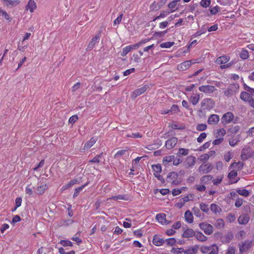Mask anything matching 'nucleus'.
I'll return each mask as SVG.
<instances>
[{"label": "nucleus", "instance_id": "obj_1", "mask_svg": "<svg viewBox=\"0 0 254 254\" xmlns=\"http://www.w3.org/2000/svg\"><path fill=\"white\" fill-rule=\"evenodd\" d=\"M166 181L168 183L174 185H178L181 183V180L178 179V174L175 172H172L168 174Z\"/></svg>", "mask_w": 254, "mask_h": 254}, {"label": "nucleus", "instance_id": "obj_2", "mask_svg": "<svg viewBox=\"0 0 254 254\" xmlns=\"http://www.w3.org/2000/svg\"><path fill=\"white\" fill-rule=\"evenodd\" d=\"M150 88L148 84H145L141 88L134 90L131 93L130 97L132 99H135L137 96L142 94Z\"/></svg>", "mask_w": 254, "mask_h": 254}, {"label": "nucleus", "instance_id": "obj_3", "mask_svg": "<svg viewBox=\"0 0 254 254\" xmlns=\"http://www.w3.org/2000/svg\"><path fill=\"white\" fill-rule=\"evenodd\" d=\"M215 103L212 99H204L201 102V107L203 110H211L214 108Z\"/></svg>", "mask_w": 254, "mask_h": 254}, {"label": "nucleus", "instance_id": "obj_4", "mask_svg": "<svg viewBox=\"0 0 254 254\" xmlns=\"http://www.w3.org/2000/svg\"><path fill=\"white\" fill-rule=\"evenodd\" d=\"M199 228L204 231V233L206 235H211L213 233V226L206 223L203 222L199 224Z\"/></svg>", "mask_w": 254, "mask_h": 254}, {"label": "nucleus", "instance_id": "obj_5", "mask_svg": "<svg viewBox=\"0 0 254 254\" xmlns=\"http://www.w3.org/2000/svg\"><path fill=\"white\" fill-rule=\"evenodd\" d=\"M100 36L101 33L99 32L95 37L92 38L86 48L87 51H91L93 50L95 44L99 42Z\"/></svg>", "mask_w": 254, "mask_h": 254}, {"label": "nucleus", "instance_id": "obj_6", "mask_svg": "<svg viewBox=\"0 0 254 254\" xmlns=\"http://www.w3.org/2000/svg\"><path fill=\"white\" fill-rule=\"evenodd\" d=\"M213 169V166L211 164L208 163L205 164L201 165L198 169V171L200 174H207Z\"/></svg>", "mask_w": 254, "mask_h": 254}, {"label": "nucleus", "instance_id": "obj_7", "mask_svg": "<svg viewBox=\"0 0 254 254\" xmlns=\"http://www.w3.org/2000/svg\"><path fill=\"white\" fill-rule=\"evenodd\" d=\"M252 242L250 240H246L241 244H239L240 253H244L250 249L252 246Z\"/></svg>", "mask_w": 254, "mask_h": 254}, {"label": "nucleus", "instance_id": "obj_8", "mask_svg": "<svg viewBox=\"0 0 254 254\" xmlns=\"http://www.w3.org/2000/svg\"><path fill=\"white\" fill-rule=\"evenodd\" d=\"M199 90L201 92L206 94H210L217 90L214 86L206 85H202L199 87Z\"/></svg>", "mask_w": 254, "mask_h": 254}, {"label": "nucleus", "instance_id": "obj_9", "mask_svg": "<svg viewBox=\"0 0 254 254\" xmlns=\"http://www.w3.org/2000/svg\"><path fill=\"white\" fill-rule=\"evenodd\" d=\"M239 88V85L235 84H231L229 87L224 91V94L227 96H231L234 94Z\"/></svg>", "mask_w": 254, "mask_h": 254}, {"label": "nucleus", "instance_id": "obj_10", "mask_svg": "<svg viewBox=\"0 0 254 254\" xmlns=\"http://www.w3.org/2000/svg\"><path fill=\"white\" fill-rule=\"evenodd\" d=\"M234 115L231 112H227L224 114L221 118V123L223 124L230 123L233 119Z\"/></svg>", "mask_w": 254, "mask_h": 254}, {"label": "nucleus", "instance_id": "obj_11", "mask_svg": "<svg viewBox=\"0 0 254 254\" xmlns=\"http://www.w3.org/2000/svg\"><path fill=\"white\" fill-rule=\"evenodd\" d=\"M196 162V158L193 156H188L185 160V165L187 168L192 167Z\"/></svg>", "mask_w": 254, "mask_h": 254}, {"label": "nucleus", "instance_id": "obj_12", "mask_svg": "<svg viewBox=\"0 0 254 254\" xmlns=\"http://www.w3.org/2000/svg\"><path fill=\"white\" fill-rule=\"evenodd\" d=\"M178 142V138L176 137H172L166 141L165 145L168 149L174 148Z\"/></svg>", "mask_w": 254, "mask_h": 254}, {"label": "nucleus", "instance_id": "obj_13", "mask_svg": "<svg viewBox=\"0 0 254 254\" xmlns=\"http://www.w3.org/2000/svg\"><path fill=\"white\" fill-rule=\"evenodd\" d=\"M191 65L190 61H185L178 65L177 68L180 71H185L188 69Z\"/></svg>", "mask_w": 254, "mask_h": 254}, {"label": "nucleus", "instance_id": "obj_14", "mask_svg": "<svg viewBox=\"0 0 254 254\" xmlns=\"http://www.w3.org/2000/svg\"><path fill=\"white\" fill-rule=\"evenodd\" d=\"M219 121V117L216 114H213L210 115L207 120V123L209 125H215L217 124Z\"/></svg>", "mask_w": 254, "mask_h": 254}, {"label": "nucleus", "instance_id": "obj_15", "mask_svg": "<svg viewBox=\"0 0 254 254\" xmlns=\"http://www.w3.org/2000/svg\"><path fill=\"white\" fill-rule=\"evenodd\" d=\"M230 60V57L226 55L221 56L217 58L215 62L219 64H223L228 63Z\"/></svg>", "mask_w": 254, "mask_h": 254}, {"label": "nucleus", "instance_id": "obj_16", "mask_svg": "<svg viewBox=\"0 0 254 254\" xmlns=\"http://www.w3.org/2000/svg\"><path fill=\"white\" fill-rule=\"evenodd\" d=\"M152 243L154 245L158 247L162 246L165 243V241L163 239L160 238L157 235H155L153 236Z\"/></svg>", "mask_w": 254, "mask_h": 254}, {"label": "nucleus", "instance_id": "obj_17", "mask_svg": "<svg viewBox=\"0 0 254 254\" xmlns=\"http://www.w3.org/2000/svg\"><path fill=\"white\" fill-rule=\"evenodd\" d=\"M250 220V217L248 214L241 215L238 218V223L240 224L245 225L247 224Z\"/></svg>", "mask_w": 254, "mask_h": 254}, {"label": "nucleus", "instance_id": "obj_18", "mask_svg": "<svg viewBox=\"0 0 254 254\" xmlns=\"http://www.w3.org/2000/svg\"><path fill=\"white\" fill-rule=\"evenodd\" d=\"M1 1L6 6H15L20 3V1L18 0H1Z\"/></svg>", "mask_w": 254, "mask_h": 254}, {"label": "nucleus", "instance_id": "obj_19", "mask_svg": "<svg viewBox=\"0 0 254 254\" xmlns=\"http://www.w3.org/2000/svg\"><path fill=\"white\" fill-rule=\"evenodd\" d=\"M240 98L243 101L249 103L250 101L252 99V96L247 91H243L241 93Z\"/></svg>", "mask_w": 254, "mask_h": 254}, {"label": "nucleus", "instance_id": "obj_20", "mask_svg": "<svg viewBox=\"0 0 254 254\" xmlns=\"http://www.w3.org/2000/svg\"><path fill=\"white\" fill-rule=\"evenodd\" d=\"M48 189V186L46 184L41 185L39 186L35 190V193L39 195L43 194L45 191Z\"/></svg>", "mask_w": 254, "mask_h": 254}, {"label": "nucleus", "instance_id": "obj_21", "mask_svg": "<svg viewBox=\"0 0 254 254\" xmlns=\"http://www.w3.org/2000/svg\"><path fill=\"white\" fill-rule=\"evenodd\" d=\"M185 220L189 223H191L193 221V217L192 213L189 210H187L185 213Z\"/></svg>", "mask_w": 254, "mask_h": 254}, {"label": "nucleus", "instance_id": "obj_22", "mask_svg": "<svg viewBox=\"0 0 254 254\" xmlns=\"http://www.w3.org/2000/svg\"><path fill=\"white\" fill-rule=\"evenodd\" d=\"M198 250L197 246H194L183 251L185 254H196Z\"/></svg>", "mask_w": 254, "mask_h": 254}, {"label": "nucleus", "instance_id": "obj_23", "mask_svg": "<svg viewBox=\"0 0 254 254\" xmlns=\"http://www.w3.org/2000/svg\"><path fill=\"white\" fill-rule=\"evenodd\" d=\"M195 233V232L192 229H188L184 232L183 237L186 238L192 237L194 236Z\"/></svg>", "mask_w": 254, "mask_h": 254}, {"label": "nucleus", "instance_id": "obj_24", "mask_svg": "<svg viewBox=\"0 0 254 254\" xmlns=\"http://www.w3.org/2000/svg\"><path fill=\"white\" fill-rule=\"evenodd\" d=\"M174 155H170L164 157L162 161L163 165L165 166H168L170 163H171V162L173 161V160H174Z\"/></svg>", "mask_w": 254, "mask_h": 254}, {"label": "nucleus", "instance_id": "obj_25", "mask_svg": "<svg viewBox=\"0 0 254 254\" xmlns=\"http://www.w3.org/2000/svg\"><path fill=\"white\" fill-rule=\"evenodd\" d=\"M210 209L211 211L215 214H217L222 211V209L220 206L215 203H212L210 205Z\"/></svg>", "mask_w": 254, "mask_h": 254}, {"label": "nucleus", "instance_id": "obj_26", "mask_svg": "<svg viewBox=\"0 0 254 254\" xmlns=\"http://www.w3.org/2000/svg\"><path fill=\"white\" fill-rule=\"evenodd\" d=\"M36 8L35 2L33 0H30L26 6L27 10L29 9L31 12H33L34 10Z\"/></svg>", "mask_w": 254, "mask_h": 254}, {"label": "nucleus", "instance_id": "obj_27", "mask_svg": "<svg viewBox=\"0 0 254 254\" xmlns=\"http://www.w3.org/2000/svg\"><path fill=\"white\" fill-rule=\"evenodd\" d=\"M213 179V177L212 175H205L201 178L200 181L204 184H209Z\"/></svg>", "mask_w": 254, "mask_h": 254}, {"label": "nucleus", "instance_id": "obj_28", "mask_svg": "<svg viewBox=\"0 0 254 254\" xmlns=\"http://www.w3.org/2000/svg\"><path fill=\"white\" fill-rule=\"evenodd\" d=\"M156 219L158 222L162 224H164L166 221V214L164 213L157 214L156 216Z\"/></svg>", "mask_w": 254, "mask_h": 254}, {"label": "nucleus", "instance_id": "obj_29", "mask_svg": "<svg viewBox=\"0 0 254 254\" xmlns=\"http://www.w3.org/2000/svg\"><path fill=\"white\" fill-rule=\"evenodd\" d=\"M196 238L197 240L201 242H204L207 240V237L205 236L202 233L198 232L195 233Z\"/></svg>", "mask_w": 254, "mask_h": 254}, {"label": "nucleus", "instance_id": "obj_30", "mask_svg": "<svg viewBox=\"0 0 254 254\" xmlns=\"http://www.w3.org/2000/svg\"><path fill=\"white\" fill-rule=\"evenodd\" d=\"M189 154V149L184 148H181L179 149L177 155L179 157L186 156Z\"/></svg>", "mask_w": 254, "mask_h": 254}, {"label": "nucleus", "instance_id": "obj_31", "mask_svg": "<svg viewBox=\"0 0 254 254\" xmlns=\"http://www.w3.org/2000/svg\"><path fill=\"white\" fill-rule=\"evenodd\" d=\"M73 221L72 219L62 220L60 222L61 226L66 227L72 224Z\"/></svg>", "mask_w": 254, "mask_h": 254}, {"label": "nucleus", "instance_id": "obj_32", "mask_svg": "<svg viewBox=\"0 0 254 254\" xmlns=\"http://www.w3.org/2000/svg\"><path fill=\"white\" fill-rule=\"evenodd\" d=\"M199 100V95L196 94L195 96H191L190 98V102L193 105H196Z\"/></svg>", "mask_w": 254, "mask_h": 254}, {"label": "nucleus", "instance_id": "obj_33", "mask_svg": "<svg viewBox=\"0 0 254 254\" xmlns=\"http://www.w3.org/2000/svg\"><path fill=\"white\" fill-rule=\"evenodd\" d=\"M96 142V141L93 138H91L89 141L85 143L84 146V149H88L90 147H91Z\"/></svg>", "mask_w": 254, "mask_h": 254}, {"label": "nucleus", "instance_id": "obj_34", "mask_svg": "<svg viewBox=\"0 0 254 254\" xmlns=\"http://www.w3.org/2000/svg\"><path fill=\"white\" fill-rule=\"evenodd\" d=\"M244 166V163L242 162H234L231 164V167L236 168L238 170H241Z\"/></svg>", "mask_w": 254, "mask_h": 254}, {"label": "nucleus", "instance_id": "obj_35", "mask_svg": "<svg viewBox=\"0 0 254 254\" xmlns=\"http://www.w3.org/2000/svg\"><path fill=\"white\" fill-rule=\"evenodd\" d=\"M87 185V184H85L82 186H81V187H79L77 188H76L75 189V190H74V193H73V197L74 198H75L76 197H77L79 193H80V192L83 189V188H84Z\"/></svg>", "mask_w": 254, "mask_h": 254}, {"label": "nucleus", "instance_id": "obj_36", "mask_svg": "<svg viewBox=\"0 0 254 254\" xmlns=\"http://www.w3.org/2000/svg\"><path fill=\"white\" fill-rule=\"evenodd\" d=\"M215 226L218 228H222L224 226V221L222 219H218L215 223Z\"/></svg>", "mask_w": 254, "mask_h": 254}, {"label": "nucleus", "instance_id": "obj_37", "mask_svg": "<svg viewBox=\"0 0 254 254\" xmlns=\"http://www.w3.org/2000/svg\"><path fill=\"white\" fill-rule=\"evenodd\" d=\"M249 57V52L246 50L243 49L240 53V57L243 60L247 59Z\"/></svg>", "mask_w": 254, "mask_h": 254}, {"label": "nucleus", "instance_id": "obj_38", "mask_svg": "<svg viewBox=\"0 0 254 254\" xmlns=\"http://www.w3.org/2000/svg\"><path fill=\"white\" fill-rule=\"evenodd\" d=\"M164 241L168 246H173L176 243V240L174 238L167 239Z\"/></svg>", "mask_w": 254, "mask_h": 254}, {"label": "nucleus", "instance_id": "obj_39", "mask_svg": "<svg viewBox=\"0 0 254 254\" xmlns=\"http://www.w3.org/2000/svg\"><path fill=\"white\" fill-rule=\"evenodd\" d=\"M200 209L203 212L208 213L209 211L210 207H209L208 205L201 203L199 204Z\"/></svg>", "mask_w": 254, "mask_h": 254}, {"label": "nucleus", "instance_id": "obj_40", "mask_svg": "<svg viewBox=\"0 0 254 254\" xmlns=\"http://www.w3.org/2000/svg\"><path fill=\"white\" fill-rule=\"evenodd\" d=\"M152 168L153 171H154V173L159 174L161 172V166L160 164H155L152 166Z\"/></svg>", "mask_w": 254, "mask_h": 254}, {"label": "nucleus", "instance_id": "obj_41", "mask_svg": "<svg viewBox=\"0 0 254 254\" xmlns=\"http://www.w3.org/2000/svg\"><path fill=\"white\" fill-rule=\"evenodd\" d=\"M0 14H1V15L2 16H3L6 20H8L9 22L11 21V18H10L9 15L8 14V13L6 12V11L4 10L1 9L0 8Z\"/></svg>", "mask_w": 254, "mask_h": 254}, {"label": "nucleus", "instance_id": "obj_42", "mask_svg": "<svg viewBox=\"0 0 254 254\" xmlns=\"http://www.w3.org/2000/svg\"><path fill=\"white\" fill-rule=\"evenodd\" d=\"M237 192L240 195H241L244 196H248L249 195V192L248 190L245 189H239L237 190Z\"/></svg>", "mask_w": 254, "mask_h": 254}, {"label": "nucleus", "instance_id": "obj_43", "mask_svg": "<svg viewBox=\"0 0 254 254\" xmlns=\"http://www.w3.org/2000/svg\"><path fill=\"white\" fill-rule=\"evenodd\" d=\"M127 195H123V194H119L118 195L113 196L112 197H111V199L116 200L118 199L120 200H127V198H126Z\"/></svg>", "mask_w": 254, "mask_h": 254}, {"label": "nucleus", "instance_id": "obj_44", "mask_svg": "<svg viewBox=\"0 0 254 254\" xmlns=\"http://www.w3.org/2000/svg\"><path fill=\"white\" fill-rule=\"evenodd\" d=\"M244 89L248 92L249 94H251V96H254V89L249 87L246 84H244Z\"/></svg>", "mask_w": 254, "mask_h": 254}, {"label": "nucleus", "instance_id": "obj_45", "mask_svg": "<svg viewBox=\"0 0 254 254\" xmlns=\"http://www.w3.org/2000/svg\"><path fill=\"white\" fill-rule=\"evenodd\" d=\"M103 153H100L99 155H96L94 158L89 161L90 163H99L100 162V159L102 157Z\"/></svg>", "mask_w": 254, "mask_h": 254}, {"label": "nucleus", "instance_id": "obj_46", "mask_svg": "<svg viewBox=\"0 0 254 254\" xmlns=\"http://www.w3.org/2000/svg\"><path fill=\"white\" fill-rule=\"evenodd\" d=\"M185 189V187H182L181 189H174L172 190V194L174 196H176L179 194H180L182 192L183 190H184Z\"/></svg>", "mask_w": 254, "mask_h": 254}, {"label": "nucleus", "instance_id": "obj_47", "mask_svg": "<svg viewBox=\"0 0 254 254\" xmlns=\"http://www.w3.org/2000/svg\"><path fill=\"white\" fill-rule=\"evenodd\" d=\"M131 51V49L130 46H126L123 49L121 55L122 56H125Z\"/></svg>", "mask_w": 254, "mask_h": 254}, {"label": "nucleus", "instance_id": "obj_48", "mask_svg": "<svg viewBox=\"0 0 254 254\" xmlns=\"http://www.w3.org/2000/svg\"><path fill=\"white\" fill-rule=\"evenodd\" d=\"M174 44V42H167L161 43L160 45V47L163 48H169L172 47Z\"/></svg>", "mask_w": 254, "mask_h": 254}, {"label": "nucleus", "instance_id": "obj_49", "mask_svg": "<svg viewBox=\"0 0 254 254\" xmlns=\"http://www.w3.org/2000/svg\"><path fill=\"white\" fill-rule=\"evenodd\" d=\"M168 29L164 31H160V32H155L153 34V36L155 37H162L164 36V35L167 33Z\"/></svg>", "mask_w": 254, "mask_h": 254}, {"label": "nucleus", "instance_id": "obj_50", "mask_svg": "<svg viewBox=\"0 0 254 254\" xmlns=\"http://www.w3.org/2000/svg\"><path fill=\"white\" fill-rule=\"evenodd\" d=\"M211 252L208 254H218V248L216 245H213L211 247Z\"/></svg>", "mask_w": 254, "mask_h": 254}, {"label": "nucleus", "instance_id": "obj_51", "mask_svg": "<svg viewBox=\"0 0 254 254\" xmlns=\"http://www.w3.org/2000/svg\"><path fill=\"white\" fill-rule=\"evenodd\" d=\"M216 134V137H218V136L220 137H223V136L226 134V131L224 128H220L217 130Z\"/></svg>", "mask_w": 254, "mask_h": 254}, {"label": "nucleus", "instance_id": "obj_52", "mask_svg": "<svg viewBox=\"0 0 254 254\" xmlns=\"http://www.w3.org/2000/svg\"><path fill=\"white\" fill-rule=\"evenodd\" d=\"M60 243L64 247L72 246V243L69 240H61Z\"/></svg>", "mask_w": 254, "mask_h": 254}, {"label": "nucleus", "instance_id": "obj_53", "mask_svg": "<svg viewBox=\"0 0 254 254\" xmlns=\"http://www.w3.org/2000/svg\"><path fill=\"white\" fill-rule=\"evenodd\" d=\"M200 3L202 7L206 8L210 4L211 0H202Z\"/></svg>", "mask_w": 254, "mask_h": 254}, {"label": "nucleus", "instance_id": "obj_54", "mask_svg": "<svg viewBox=\"0 0 254 254\" xmlns=\"http://www.w3.org/2000/svg\"><path fill=\"white\" fill-rule=\"evenodd\" d=\"M219 9H220V7L218 5H216V6L211 8L210 9V12L211 14H212V15L216 14L219 11Z\"/></svg>", "mask_w": 254, "mask_h": 254}, {"label": "nucleus", "instance_id": "obj_55", "mask_svg": "<svg viewBox=\"0 0 254 254\" xmlns=\"http://www.w3.org/2000/svg\"><path fill=\"white\" fill-rule=\"evenodd\" d=\"M207 128V126L204 124H200L197 125L196 129L198 131H203Z\"/></svg>", "mask_w": 254, "mask_h": 254}, {"label": "nucleus", "instance_id": "obj_56", "mask_svg": "<svg viewBox=\"0 0 254 254\" xmlns=\"http://www.w3.org/2000/svg\"><path fill=\"white\" fill-rule=\"evenodd\" d=\"M246 232L244 230L240 231L237 234V238L239 240H242L246 237Z\"/></svg>", "mask_w": 254, "mask_h": 254}, {"label": "nucleus", "instance_id": "obj_57", "mask_svg": "<svg viewBox=\"0 0 254 254\" xmlns=\"http://www.w3.org/2000/svg\"><path fill=\"white\" fill-rule=\"evenodd\" d=\"M207 134L205 132L200 133L198 137L197 138V141L199 143H201L203 141V139L206 137Z\"/></svg>", "mask_w": 254, "mask_h": 254}, {"label": "nucleus", "instance_id": "obj_58", "mask_svg": "<svg viewBox=\"0 0 254 254\" xmlns=\"http://www.w3.org/2000/svg\"><path fill=\"white\" fill-rule=\"evenodd\" d=\"M169 111L172 113H176L179 112V108L178 105L174 104L172 105Z\"/></svg>", "mask_w": 254, "mask_h": 254}, {"label": "nucleus", "instance_id": "obj_59", "mask_svg": "<svg viewBox=\"0 0 254 254\" xmlns=\"http://www.w3.org/2000/svg\"><path fill=\"white\" fill-rule=\"evenodd\" d=\"M233 234L231 232H228L225 236L226 240L228 242H229L233 238Z\"/></svg>", "mask_w": 254, "mask_h": 254}, {"label": "nucleus", "instance_id": "obj_60", "mask_svg": "<svg viewBox=\"0 0 254 254\" xmlns=\"http://www.w3.org/2000/svg\"><path fill=\"white\" fill-rule=\"evenodd\" d=\"M123 16V14L121 13L118 16V17L114 20V25H118L120 23Z\"/></svg>", "mask_w": 254, "mask_h": 254}, {"label": "nucleus", "instance_id": "obj_61", "mask_svg": "<svg viewBox=\"0 0 254 254\" xmlns=\"http://www.w3.org/2000/svg\"><path fill=\"white\" fill-rule=\"evenodd\" d=\"M235 216L232 213H229L227 216V221L229 222H233L235 220Z\"/></svg>", "mask_w": 254, "mask_h": 254}, {"label": "nucleus", "instance_id": "obj_62", "mask_svg": "<svg viewBox=\"0 0 254 254\" xmlns=\"http://www.w3.org/2000/svg\"><path fill=\"white\" fill-rule=\"evenodd\" d=\"M239 141L238 138H231L229 140V144L231 146H234L237 144L238 142Z\"/></svg>", "mask_w": 254, "mask_h": 254}, {"label": "nucleus", "instance_id": "obj_63", "mask_svg": "<svg viewBox=\"0 0 254 254\" xmlns=\"http://www.w3.org/2000/svg\"><path fill=\"white\" fill-rule=\"evenodd\" d=\"M238 174H237V171H234V170H233V171H231L228 174V177L230 179H233L235 177H236L237 176Z\"/></svg>", "mask_w": 254, "mask_h": 254}, {"label": "nucleus", "instance_id": "obj_64", "mask_svg": "<svg viewBox=\"0 0 254 254\" xmlns=\"http://www.w3.org/2000/svg\"><path fill=\"white\" fill-rule=\"evenodd\" d=\"M236 250L234 247H229L228 251L226 254H235Z\"/></svg>", "mask_w": 254, "mask_h": 254}]
</instances>
